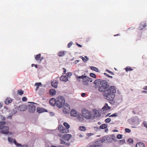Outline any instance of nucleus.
Segmentation results:
<instances>
[{
	"label": "nucleus",
	"mask_w": 147,
	"mask_h": 147,
	"mask_svg": "<svg viewBox=\"0 0 147 147\" xmlns=\"http://www.w3.org/2000/svg\"><path fill=\"white\" fill-rule=\"evenodd\" d=\"M101 86L98 87V89L100 92H106L109 87V86L107 81L103 80L100 81Z\"/></svg>",
	"instance_id": "nucleus-1"
},
{
	"label": "nucleus",
	"mask_w": 147,
	"mask_h": 147,
	"mask_svg": "<svg viewBox=\"0 0 147 147\" xmlns=\"http://www.w3.org/2000/svg\"><path fill=\"white\" fill-rule=\"evenodd\" d=\"M76 78L77 79H82V84L86 86L88 85L90 82H92L93 81L92 78L87 77L86 76L82 75L81 76H77L76 77Z\"/></svg>",
	"instance_id": "nucleus-2"
},
{
	"label": "nucleus",
	"mask_w": 147,
	"mask_h": 147,
	"mask_svg": "<svg viewBox=\"0 0 147 147\" xmlns=\"http://www.w3.org/2000/svg\"><path fill=\"white\" fill-rule=\"evenodd\" d=\"M65 100L64 97L59 96L56 99V106L59 108L61 107L65 104Z\"/></svg>",
	"instance_id": "nucleus-3"
},
{
	"label": "nucleus",
	"mask_w": 147,
	"mask_h": 147,
	"mask_svg": "<svg viewBox=\"0 0 147 147\" xmlns=\"http://www.w3.org/2000/svg\"><path fill=\"white\" fill-rule=\"evenodd\" d=\"M6 123L5 122H0V129H1V133L5 134H8L9 133L8 127L4 125Z\"/></svg>",
	"instance_id": "nucleus-4"
},
{
	"label": "nucleus",
	"mask_w": 147,
	"mask_h": 147,
	"mask_svg": "<svg viewBox=\"0 0 147 147\" xmlns=\"http://www.w3.org/2000/svg\"><path fill=\"white\" fill-rule=\"evenodd\" d=\"M82 116L86 119H90L92 117L91 112L86 109H83L82 110Z\"/></svg>",
	"instance_id": "nucleus-5"
},
{
	"label": "nucleus",
	"mask_w": 147,
	"mask_h": 147,
	"mask_svg": "<svg viewBox=\"0 0 147 147\" xmlns=\"http://www.w3.org/2000/svg\"><path fill=\"white\" fill-rule=\"evenodd\" d=\"M103 96L105 98L109 100H112L115 96L114 94L107 92V91L105 93Z\"/></svg>",
	"instance_id": "nucleus-6"
},
{
	"label": "nucleus",
	"mask_w": 147,
	"mask_h": 147,
	"mask_svg": "<svg viewBox=\"0 0 147 147\" xmlns=\"http://www.w3.org/2000/svg\"><path fill=\"white\" fill-rule=\"evenodd\" d=\"M63 105V112L66 114L69 113L70 110V106L67 103L64 104Z\"/></svg>",
	"instance_id": "nucleus-7"
},
{
	"label": "nucleus",
	"mask_w": 147,
	"mask_h": 147,
	"mask_svg": "<svg viewBox=\"0 0 147 147\" xmlns=\"http://www.w3.org/2000/svg\"><path fill=\"white\" fill-rule=\"evenodd\" d=\"M58 129L59 132L63 133H67L69 131L68 129H67L61 125H59Z\"/></svg>",
	"instance_id": "nucleus-8"
},
{
	"label": "nucleus",
	"mask_w": 147,
	"mask_h": 147,
	"mask_svg": "<svg viewBox=\"0 0 147 147\" xmlns=\"http://www.w3.org/2000/svg\"><path fill=\"white\" fill-rule=\"evenodd\" d=\"M106 91L107 92L114 94V93L116 92V90L114 86H111L109 87V88Z\"/></svg>",
	"instance_id": "nucleus-9"
},
{
	"label": "nucleus",
	"mask_w": 147,
	"mask_h": 147,
	"mask_svg": "<svg viewBox=\"0 0 147 147\" xmlns=\"http://www.w3.org/2000/svg\"><path fill=\"white\" fill-rule=\"evenodd\" d=\"M28 111L29 112L33 113L35 111L36 107L35 106L33 105H30L28 106Z\"/></svg>",
	"instance_id": "nucleus-10"
},
{
	"label": "nucleus",
	"mask_w": 147,
	"mask_h": 147,
	"mask_svg": "<svg viewBox=\"0 0 147 147\" xmlns=\"http://www.w3.org/2000/svg\"><path fill=\"white\" fill-rule=\"evenodd\" d=\"M71 135L70 134H65L63 135V139L65 140L68 141L71 138Z\"/></svg>",
	"instance_id": "nucleus-11"
},
{
	"label": "nucleus",
	"mask_w": 147,
	"mask_h": 147,
	"mask_svg": "<svg viewBox=\"0 0 147 147\" xmlns=\"http://www.w3.org/2000/svg\"><path fill=\"white\" fill-rule=\"evenodd\" d=\"M41 54H39L37 55L35 57V59L37 61H39L40 63L41 62L42 59H44L43 57H41Z\"/></svg>",
	"instance_id": "nucleus-12"
},
{
	"label": "nucleus",
	"mask_w": 147,
	"mask_h": 147,
	"mask_svg": "<svg viewBox=\"0 0 147 147\" xmlns=\"http://www.w3.org/2000/svg\"><path fill=\"white\" fill-rule=\"evenodd\" d=\"M90 147H101L100 144L98 141L94 142L92 145H90Z\"/></svg>",
	"instance_id": "nucleus-13"
},
{
	"label": "nucleus",
	"mask_w": 147,
	"mask_h": 147,
	"mask_svg": "<svg viewBox=\"0 0 147 147\" xmlns=\"http://www.w3.org/2000/svg\"><path fill=\"white\" fill-rule=\"evenodd\" d=\"M50 104L53 106H54L55 105H56V99L52 98L49 101Z\"/></svg>",
	"instance_id": "nucleus-14"
},
{
	"label": "nucleus",
	"mask_w": 147,
	"mask_h": 147,
	"mask_svg": "<svg viewBox=\"0 0 147 147\" xmlns=\"http://www.w3.org/2000/svg\"><path fill=\"white\" fill-rule=\"evenodd\" d=\"M70 115L72 116L76 117L78 115V113L77 111L75 109H73L70 112Z\"/></svg>",
	"instance_id": "nucleus-15"
},
{
	"label": "nucleus",
	"mask_w": 147,
	"mask_h": 147,
	"mask_svg": "<svg viewBox=\"0 0 147 147\" xmlns=\"http://www.w3.org/2000/svg\"><path fill=\"white\" fill-rule=\"evenodd\" d=\"M60 80L66 82L68 81V78L67 76L63 75L61 76L60 78Z\"/></svg>",
	"instance_id": "nucleus-16"
},
{
	"label": "nucleus",
	"mask_w": 147,
	"mask_h": 147,
	"mask_svg": "<svg viewBox=\"0 0 147 147\" xmlns=\"http://www.w3.org/2000/svg\"><path fill=\"white\" fill-rule=\"evenodd\" d=\"M66 51H60L58 53L57 55L59 57H63L65 54Z\"/></svg>",
	"instance_id": "nucleus-17"
},
{
	"label": "nucleus",
	"mask_w": 147,
	"mask_h": 147,
	"mask_svg": "<svg viewBox=\"0 0 147 147\" xmlns=\"http://www.w3.org/2000/svg\"><path fill=\"white\" fill-rule=\"evenodd\" d=\"M42 84L40 82L36 83L34 84V86H36L35 90L37 91L40 87H42Z\"/></svg>",
	"instance_id": "nucleus-18"
},
{
	"label": "nucleus",
	"mask_w": 147,
	"mask_h": 147,
	"mask_svg": "<svg viewBox=\"0 0 147 147\" xmlns=\"http://www.w3.org/2000/svg\"><path fill=\"white\" fill-rule=\"evenodd\" d=\"M58 82L56 80H53L51 82V84L53 87L57 88V86Z\"/></svg>",
	"instance_id": "nucleus-19"
},
{
	"label": "nucleus",
	"mask_w": 147,
	"mask_h": 147,
	"mask_svg": "<svg viewBox=\"0 0 147 147\" xmlns=\"http://www.w3.org/2000/svg\"><path fill=\"white\" fill-rule=\"evenodd\" d=\"M49 94L53 96L56 94V92L54 89H51L49 91Z\"/></svg>",
	"instance_id": "nucleus-20"
},
{
	"label": "nucleus",
	"mask_w": 147,
	"mask_h": 147,
	"mask_svg": "<svg viewBox=\"0 0 147 147\" xmlns=\"http://www.w3.org/2000/svg\"><path fill=\"white\" fill-rule=\"evenodd\" d=\"M12 101V99L11 98L9 97H7L5 101V103L6 104L8 105Z\"/></svg>",
	"instance_id": "nucleus-21"
},
{
	"label": "nucleus",
	"mask_w": 147,
	"mask_h": 147,
	"mask_svg": "<svg viewBox=\"0 0 147 147\" xmlns=\"http://www.w3.org/2000/svg\"><path fill=\"white\" fill-rule=\"evenodd\" d=\"M77 119L80 122H83L84 120V118L82 116L78 114L76 116Z\"/></svg>",
	"instance_id": "nucleus-22"
},
{
	"label": "nucleus",
	"mask_w": 147,
	"mask_h": 147,
	"mask_svg": "<svg viewBox=\"0 0 147 147\" xmlns=\"http://www.w3.org/2000/svg\"><path fill=\"white\" fill-rule=\"evenodd\" d=\"M19 109L22 111H25L26 109V106L24 105H21L19 106Z\"/></svg>",
	"instance_id": "nucleus-23"
},
{
	"label": "nucleus",
	"mask_w": 147,
	"mask_h": 147,
	"mask_svg": "<svg viewBox=\"0 0 147 147\" xmlns=\"http://www.w3.org/2000/svg\"><path fill=\"white\" fill-rule=\"evenodd\" d=\"M100 81L99 80H95L94 82V84L95 85L94 86V87L95 88H96L98 87V85L99 84V83H100Z\"/></svg>",
	"instance_id": "nucleus-24"
},
{
	"label": "nucleus",
	"mask_w": 147,
	"mask_h": 147,
	"mask_svg": "<svg viewBox=\"0 0 147 147\" xmlns=\"http://www.w3.org/2000/svg\"><path fill=\"white\" fill-rule=\"evenodd\" d=\"M36 110L39 113H42L46 111L45 109L42 108H37Z\"/></svg>",
	"instance_id": "nucleus-25"
},
{
	"label": "nucleus",
	"mask_w": 147,
	"mask_h": 147,
	"mask_svg": "<svg viewBox=\"0 0 147 147\" xmlns=\"http://www.w3.org/2000/svg\"><path fill=\"white\" fill-rule=\"evenodd\" d=\"M111 137L113 141H116L117 140V138L119 139V134L117 135V137H116L114 135H112L111 136Z\"/></svg>",
	"instance_id": "nucleus-26"
},
{
	"label": "nucleus",
	"mask_w": 147,
	"mask_h": 147,
	"mask_svg": "<svg viewBox=\"0 0 147 147\" xmlns=\"http://www.w3.org/2000/svg\"><path fill=\"white\" fill-rule=\"evenodd\" d=\"M111 107L108 106L107 104L105 103V105L103 107L102 109L104 110H107L110 109Z\"/></svg>",
	"instance_id": "nucleus-27"
},
{
	"label": "nucleus",
	"mask_w": 147,
	"mask_h": 147,
	"mask_svg": "<svg viewBox=\"0 0 147 147\" xmlns=\"http://www.w3.org/2000/svg\"><path fill=\"white\" fill-rule=\"evenodd\" d=\"M136 147H144V145L142 142H139L136 144Z\"/></svg>",
	"instance_id": "nucleus-28"
},
{
	"label": "nucleus",
	"mask_w": 147,
	"mask_h": 147,
	"mask_svg": "<svg viewBox=\"0 0 147 147\" xmlns=\"http://www.w3.org/2000/svg\"><path fill=\"white\" fill-rule=\"evenodd\" d=\"M107 124H104L100 126V128L101 129H104L106 128L107 127Z\"/></svg>",
	"instance_id": "nucleus-29"
},
{
	"label": "nucleus",
	"mask_w": 147,
	"mask_h": 147,
	"mask_svg": "<svg viewBox=\"0 0 147 147\" xmlns=\"http://www.w3.org/2000/svg\"><path fill=\"white\" fill-rule=\"evenodd\" d=\"M91 69L93 71H94L97 72H98L99 71L98 69L92 66L91 67Z\"/></svg>",
	"instance_id": "nucleus-30"
},
{
	"label": "nucleus",
	"mask_w": 147,
	"mask_h": 147,
	"mask_svg": "<svg viewBox=\"0 0 147 147\" xmlns=\"http://www.w3.org/2000/svg\"><path fill=\"white\" fill-rule=\"evenodd\" d=\"M63 125L65 127L66 129H68L69 128L70 126L69 124H68L66 122H64L63 124Z\"/></svg>",
	"instance_id": "nucleus-31"
},
{
	"label": "nucleus",
	"mask_w": 147,
	"mask_h": 147,
	"mask_svg": "<svg viewBox=\"0 0 147 147\" xmlns=\"http://www.w3.org/2000/svg\"><path fill=\"white\" fill-rule=\"evenodd\" d=\"M79 129L82 131H84L86 130V128L84 126H80L79 127Z\"/></svg>",
	"instance_id": "nucleus-32"
},
{
	"label": "nucleus",
	"mask_w": 147,
	"mask_h": 147,
	"mask_svg": "<svg viewBox=\"0 0 147 147\" xmlns=\"http://www.w3.org/2000/svg\"><path fill=\"white\" fill-rule=\"evenodd\" d=\"M125 70H126V71H127V72L129 71H132L133 70V69H132L130 67H126L125 69Z\"/></svg>",
	"instance_id": "nucleus-33"
},
{
	"label": "nucleus",
	"mask_w": 147,
	"mask_h": 147,
	"mask_svg": "<svg viewBox=\"0 0 147 147\" xmlns=\"http://www.w3.org/2000/svg\"><path fill=\"white\" fill-rule=\"evenodd\" d=\"M82 57V59L83 61L85 62H86V61L88 60V58L86 56H85V57L86 59H85L83 57Z\"/></svg>",
	"instance_id": "nucleus-34"
},
{
	"label": "nucleus",
	"mask_w": 147,
	"mask_h": 147,
	"mask_svg": "<svg viewBox=\"0 0 147 147\" xmlns=\"http://www.w3.org/2000/svg\"><path fill=\"white\" fill-rule=\"evenodd\" d=\"M18 94L20 95H22L24 93V91L22 90H20L18 91Z\"/></svg>",
	"instance_id": "nucleus-35"
},
{
	"label": "nucleus",
	"mask_w": 147,
	"mask_h": 147,
	"mask_svg": "<svg viewBox=\"0 0 147 147\" xmlns=\"http://www.w3.org/2000/svg\"><path fill=\"white\" fill-rule=\"evenodd\" d=\"M90 76L91 77H92L94 78H96V75L94 74L93 73H90Z\"/></svg>",
	"instance_id": "nucleus-36"
},
{
	"label": "nucleus",
	"mask_w": 147,
	"mask_h": 147,
	"mask_svg": "<svg viewBox=\"0 0 147 147\" xmlns=\"http://www.w3.org/2000/svg\"><path fill=\"white\" fill-rule=\"evenodd\" d=\"M8 141L11 143H12L14 140L12 138L9 137L8 139Z\"/></svg>",
	"instance_id": "nucleus-37"
},
{
	"label": "nucleus",
	"mask_w": 147,
	"mask_h": 147,
	"mask_svg": "<svg viewBox=\"0 0 147 147\" xmlns=\"http://www.w3.org/2000/svg\"><path fill=\"white\" fill-rule=\"evenodd\" d=\"M13 143L17 146H19L20 145V144H19L16 141L15 139H14V140L13 141Z\"/></svg>",
	"instance_id": "nucleus-38"
},
{
	"label": "nucleus",
	"mask_w": 147,
	"mask_h": 147,
	"mask_svg": "<svg viewBox=\"0 0 147 147\" xmlns=\"http://www.w3.org/2000/svg\"><path fill=\"white\" fill-rule=\"evenodd\" d=\"M111 120V119L110 118H108L107 119H106L105 120V121L106 123H109Z\"/></svg>",
	"instance_id": "nucleus-39"
},
{
	"label": "nucleus",
	"mask_w": 147,
	"mask_h": 147,
	"mask_svg": "<svg viewBox=\"0 0 147 147\" xmlns=\"http://www.w3.org/2000/svg\"><path fill=\"white\" fill-rule=\"evenodd\" d=\"M27 98L26 97H24L22 98V101L24 102L26 101L27 100Z\"/></svg>",
	"instance_id": "nucleus-40"
},
{
	"label": "nucleus",
	"mask_w": 147,
	"mask_h": 147,
	"mask_svg": "<svg viewBox=\"0 0 147 147\" xmlns=\"http://www.w3.org/2000/svg\"><path fill=\"white\" fill-rule=\"evenodd\" d=\"M117 116V113H114L113 114L111 115L110 116H109V117H115Z\"/></svg>",
	"instance_id": "nucleus-41"
},
{
	"label": "nucleus",
	"mask_w": 147,
	"mask_h": 147,
	"mask_svg": "<svg viewBox=\"0 0 147 147\" xmlns=\"http://www.w3.org/2000/svg\"><path fill=\"white\" fill-rule=\"evenodd\" d=\"M143 124L144 125V126L147 128V122L146 121H144L143 123Z\"/></svg>",
	"instance_id": "nucleus-42"
},
{
	"label": "nucleus",
	"mask_w": 147,
	"mask_h": 147,
	"mask_svg": "<svg viewBox=\"0 0 147 147\" xmlns=\"http://www.w3.org/2000/svg\"><path fill=\"white\" fill-rule=\"evenodd\" d=\"M60 140L61 144H65V141H64L62 139H60Z\"/></svg>",
	"instance_id": "nucleus-43"
},
{
	"label": "nucleus",
	"mask_w": 147,
	"mask_h": 147,
	"mask_svg": "<svg viewBox=\"0 0 147 147\" xmlns=\"http://www.w3.org/2000/svg\"><path fill=\"white\" fill-rule=\"evenodd\" d=\"M104 74L105 75V76L109 78H112V76H110L109 75H108L107 73H104Z\"/></svg>",
	"instance_id": "nucleus-44"
},
{
	"label": "nucleus",
	"mask_w": 147,
	"mask_h": 147,
	"mask_svg": "<svg viewBox=\"0 0 147 147\" xmlns=\"http://www.w3.org/2000/svg\"><path fill=\"white\" fill-rule=\"evenodd\" d=\"M72 42H69L67 45V47L68 48H70L71 46L72 45Z\"/></svg>",
	"instance_id": "nucleus-45"
},
{
	"label": "nucleus",
	"mask_w": 147,
	"mask_h": 147,
	"mask_svg": "<svg viewBox=\"0 0 147 147\" xmlns=\"http://www.w3.org/2000/svg\"><path fill=\"white\" fill-rule=\"evenodd\" d=\"M106 71H107L109 73H110V74H111L112 75H113L114 74V73L112 72L108 69H106Z\"/></svg>",
	"instance_id": "nucleus-46"
},
{
	"label": "nucleus",
	"mask_w": 147,
	"mask_h": 147,
	"mask_svg": "<svg viewBox=\"0 0 147 147\" xmlns=\"http://www.w3.org/2000/svg\"><path fill=\"white\" fill-rule=\"evenodd\" d=\"M125 143V141L124 140H120V144H123Z\"/></svg>",
	"instance_id": "nucleus-47"
},
{
	"label": "nucleus",
	"mask_w": 147,
	"mask_h": 147,
	"mask_svg": "<svg viewBox=\"0 0 147 147\" xmlns=\"http://www.w3.org/2000/svg\"><path fill=\"white\" fill-rule=\"evenodd\" d=\"M125 131L129 133L130 132L131 130L129 129L126 128L125 129Z\"/></svg>",
	"instance_id": "nucleus-48"
},
{
	"label": "nucleus",
	"mask_w": 147,
	"mask_h": 147,
	"mask_svg": "<svg viewBox=\"0 0 147 147\" xmlns=\"http://www.w3.org/2000/svg\"><path fill=\"white\" fill-rule=\"evenodd\" d=\"M67 76L69 77H70L72 75V74L71 72H68L67 74Z\"/></svg>",
	"instance_id": "nucleus-49"
},
{
	"label": "nucleus",
	"mask_w": 147,
	"mask_h": 147,
	"mask_svg": "<svg viewBox=\"0 0 147 147\" xmlns=\"http://www.w3.org/2000/svg\"><path fill=\"white\" fill-rule=\"evenodd\" d=\"M63 69L64 70L63 71V74H65L66 72V69L64 68H63Z\"/></svg>",
	"instance_id": "nucleus-50"
},
{
	"label": "nucleus",
	"mask_w": 147,
	"mask_h": 147,
	"mask_svg": "<svg viewBox=\"0 0 147 147\" xmlns=\"http://www.w3.org/2000/svg\"><path fill=\"white\" fill-rule=\"evenodd\" d=\"M19 147H27L26 145H22L21 144L19 146Z\"/></svg>",
	"instance_id": "nucleus-51"
},
{
	"label": "nucleus",
	"mask_w": 147,
	"mask_h": 147,
	"mask_svg": "<svg viewBox=\"0 0 147 147\" xmlns=\"http://www.w3.org/2000/svg\"><path fill=\"white\" fill-rule=\"evenodd\" d=\"M128 142H129L130 143H132L133 142V140L132 139H129L128 140Z\"/></svg>",
	"instance_id": "nucleus-52"
},
{
	"label": "nucleus",
	"mask_w": 147,
	"mask_h": 147,
	"mask_svg": "<svg viewBox=\"0 0 147 147\" xmlns=\"http://www.w3.org/2000/svg\"><path fill=\"white\" fill-rule=\"evenodd\" d=\"M58 136H59V137L62 138H63V135H62V134H58Z\"/></svg>",
	"instance_id": "nucleus-53"
},
{
	"label": "nucleus",
	"mask_w": 147,
	"mask_h": 147,
	"mask_svg": "<svg viewBox=\"0 0 147 147\" xmlns=\"http://www.w3.org/2000/svg\"><path fill=\"white\" fill-rule=\"evenodd\" d=\"M65 144V145H66V146H69L70 145V143H69V142L66 143Z\"/></svg>",
	"instance_id": "nucleus-54"
},
{
	"label": "nucleus",
	"mask_w": 147,
	"mask_h": 147,
	"mask_svg": "<svg viewBox=\"0 0 147 147\" xmlns=\"http://www.w3.org/2000/svg\"><path fill=\"white\" fill-rule=\"evenodd\" d=\"M34 66H35V67L36 68L37 67V65L36 64L35 65L34 64H32V67H33Z\"/></svg>",
	"instance_id": "nucleus-55"
},
{
	"label": "nucleus",
	"mask_w": 147,
	"mask_h": 147,
	"mask_svg": "<svg viewBox=\"0 0 147 147\" xmlns=\"http://www.w3.org/2000/svg\"><path fill=\"white\" fill-rule=\"evenodd\" d=\"M85 96V93H82L81 94L82 96L84 97Z\"/></svg>",
	"instance_id": "nucleus-56"
},
{
	"label": "nucleus",
	"mask_w": 147,
	"mask_h": 147,
	"mask_svg": "<svg viewBox=\"0 0 147 147\" xmlns=\"http://www.w3.org/2000/svg\"><path fill=\"white\" fill-rule=\"evenodd\" d=\"M77 45L78 46L80 47H82V46L81 45L78 44V43H76Z\"/></svg>",
	"instance_id": "nucleus-57"
},
{
	"label": "nucleus",
	"mask_w": 147,
	"mask_h": 147,
	"mask_svg": "<svg viewBox=\"0 0 147 147\" xmlns=\"http://www.w3.org/2000/svg\"><path fill=\"white\" fill-rule=\"evenodd\" d=\"M142 93H147V91H142Z\"/></svg>",
	"instance_id": "nucleus-58"
},
{
	"label": "nucleus",
	"mask_w": 147,
	"mask_h": 147,
	"mask_svg": "<svg viewBox=\"0 0 147 147\" xmlns=\"http://www.w3.org/2000/svg\"><path fill=\"white\" fill-rule=\"evenodd\" d=\"M143 89L145 90H147V86L145 87H144L143 88Z\"/></svg>",
	"instance_id": "nucleus-59"
},
{
	"label": "nucleus",
	"mask_w": 147,
	"mask_h": 147,
	"mask_svg": "<svg viewBox=\"0 0 147 147\" xmlns=\"http://www.w3.org/2000/svg\"><path fill=\"white\" fill-rule=\"evenodd\" d=\"M113 132H118V131L117 130L115 129L113 130Z\"/></svg>",
	"instance_id": "nucleus-60"
},
{
	"label": "nucleus",
	"mask_w": 147,
	"mask_h": 147,
	"mask_svg": "<svg viewBox=\"0 0 147 147\" xmlns=\"http://www.w3.org/2000/svg\"><path fill=\"white\" fill-rule=\"evenodd\" d=\"M3 106V104L0 103V108H1Z\"/></svg>",
	"instance_id": "nucleus-61"
},
{
	"label": "nucleus",
	"mask_w": 147,
	"mask_h": 147,
	"mask_svg": "<svg viewBox=\"0 0 147 147\" xmlns=\"http://www.w3.org/2000/svg\"><path fill=\"white\" fill-rule=\"evenodd\" d=\"M79 62V60H76L75 61V63H78V62Z\"/></svg>",
	"instance_id": "nucleus-62"
},
{
	"label": "nucleus",
	"mask_w": 147,
	"mask_h": 147,
	"mask_svg": "<svg viewBox=\"0 0 147 147\" xmlns=\"http://www.w3.org/2000/svg\"><path fill=\"white\" fill-rule=\"evenodd\" d=\"M122 136H122V135L120 134V139H121V138H122Z\"/></svg>",
	"instance_id": "nucleus-63"
},
{
	"label": "nucleus",
	"mask_w": 147,
	"mask_h": 147,
	"mask_svg": "<svg viewBox=\"0 0 147 147\" xmlns=\"http://www.w3.org/2000/svg\"><path fill=\"white\" fill-rule=\"evenodd\" d=\"M51 147H59V146H52Z\"/></svg>",
	"instance_id": "nucleus-64"
}]
</instances>
